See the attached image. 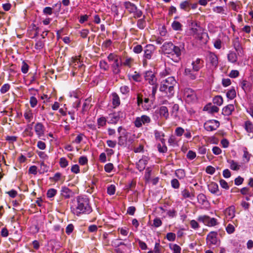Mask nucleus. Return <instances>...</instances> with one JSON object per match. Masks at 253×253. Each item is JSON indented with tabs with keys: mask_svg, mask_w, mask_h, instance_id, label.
<instances>
[{
	"mask_svg": "<svg viewBox=\"0 0 253 253\" xmlns=\"http://www.w3.org/2000/svg\"><path fill=\"white\" fill-rule=\"evenodd\" d=\"M73 210L77 215L90 213L92 211V208L89 204V199L86 197H78L77 204Z\"/></svg>",
	"mask_w": 253,
	"mask_h": 253,
	"instance_id": "obj_1",
	"label": "nucleus"
},
{
	"mask_svg": "<svg viewBox=\"0 0 253 253\" xmlns=\"http://www.w3.org/2000/svg\"><path fill=\"white\" fill-rule=\"evenodd\" d=\"M176 84V82L174 77H169L161 82L160 91L170 97L174 94V86Z\"/></svg>",
	"mask_w": 253,
	"mask_h": 253,
	"instance_id": "obj_2",
	"label": "nucleus"
},
{
	"mask_svg": "<svg viewBox=\"0 0 253 253\" xmlns=\"http://www.w3.org/2000/svg\"><path fill=\"white\" fill-rule=\"evenodd\" d=\"M184 49V45L182 44H180L179 46L173 44V47L171 49V54H170L168 56L174 62H178L180 59L181 53Z\"/></svg>",
	"mask_w": 253,
	"mask_h": 253,
	"instance_id": "obj_3",
	"label": "nucleus"
},
{
	"mask_svg": "<svg viewBox=\"0 0 253 253\" xmlns=\"http://www.w3.org/2000/svg\"><path fill=\"white\" fill-rule=\"evenodd\" d=\"M145 80L148 83L153 85L152 95L154 96L157 90L158 84L157 83V79L152 71H147L144 76Z\"/></svg>",
	"mask_w": 253,
	"mask_h": 253,
	"instance_id": "obj_4",
	"label": "nucleus"
},
{
	"mask_svg": "<svg viewBox=\"0 0 253 253\" xmlns=\"http://www.w3.org/2000/svg\"><path fill=\"white\" fill-rule=\"evenodd\" d=\"M191 34L195 37V38L200 40V41L205 42L207 41L205 39V38L208 37L207 33L204 32L203 28L201 26L192 28L190 29Z\"/></svg>",
	"mask_w": 253,
	"mask_h": 253,
	"instance_id": "obj_5",
	"label": "nucleus"
},
{
	"mask_svg": "<svg viewBox=\"0 0 253 253\" xmlns=\"http://www.w3.org/2000/svg\"><path fill=\"white\" fill-rule=\"evenodd\" d=\"M207 245L211 248L213 246H218L220 240L217 238V233L211 231L209 233L206 238Z\"/></svg>",
	"mask_w": 253,
	"mask_h": 253,
	"instance_id": "obj_6",
	"label": "nucleus"
},
{
	"mask_svg": "<svg viewBox=\"0 0 253 253\" xmlns=\"http://www.w3.org/2000/svg\"><path fill=\"white\" fill-rule=\"evenodd\" d=\"M183 97L186 102L188 103L195 102L197 100L196 95L193 90L187 88L183 91Z\"/></svg>",
	"mask_w": 253,
	"mask_h": 253,
	"instance_id": "obj_7",
	"label": "nucleus"
},
{
	"mask_svg": "<svg viewBox=\"0 0 253 253\" xmlns=\"http://www.w3.org/2000/svg\"><path fill=\"white\" fill-rule=\"evenodd\" d=\"M197 219L199 222H203L205 225L208 226H214L218 224L216 218H211L210 216L206 215L199 216Z\"/></svg>",
	"mask_w": 253,
	"mask_h": 253,
	"instance_id": "obj_8",
	"label": "nucleus"
},
{
	"mask_svg": "<svg viewBox=\"0 0 253 253\" xmlns=\"http://www.w3.org/2000/svg\"><path fill=\"white\" fill-rule=\"evenodd\" d=\"M155 51V47L153 45L148 44L146 46L145 49L144 50V64L146 63V60H149L152 58Z\"/></svg>",
	"mask_w": 253,
	"mask_h": 253,
	"instance_id": "obj_9",
	"label": "nucleus"
},
{
	"mask_svg": "<svg viewBox=\"0 0 253 253\" xmlns=\"http://www.w3.org/2000/svg\"><path fill=\"white\" fill-rule=\"evenodd\" d=\"M151 119L146 115H142L140 117H137L134 121L135 126L137 127H140L142 124L145 125L150 123Z\"/></svg>",
	"mask_w": 253,
	"mask_h": 253,
	"instance_id": "obj_10",
	"label": "nucleus"
},
{
	"mask_svg": "<svg viewBox=\"0 0 253 253\" xmlns=\"http://www.w3.org/2000/svg\"><path fill=\"white\" fill-rule=\"evenodd\" d=\"M219 126V123L216 120H211L207 122L204 124L205 128L208 131L216 130Z\"/></svg>",
	"mask_w": 253,
	"mask_h": 253,
	"instance_id": "obj_11",
	"label": "nucleus"
},
{
	"mask_svg": "<svg viewBox=\"0 0 253 253\" xmlns=\"http://www.w3.org/2000/svg\"><path fill=\"white\" fill-rule=\"evenodd\" d=\"M124 115L123 112L121 111L115 112L109 115V119L110 123L111 124L117 123L121 118H123Z\"/></svg>",
	"mask_w": 253,
	"mask_h": 253,
	"instance_id": "obj_12",
	"label": "nucleus"
},
{
	"mask_svg": "<svg viewBox=\"0 0 253 253\" xmlns=\"http://www.w3.org/2000/svg\"><path fill=\"white\" fill-rule=\"evenodd\" d=\"M34 129L36 134L39 138L44 135V126L42 123H37L34 126Z\"/></svg>",
	"mask_w": 253,
	"mask_h": 253,
	"instance_id": "obj_13",
	"label": "nucleus"
},
{
	"mask_svg": "<svg viewBox=\"0 0 253 253\" xmlns=\"http://www.w3.org/2000/svg\"><path fill=\"white\" fill-rule=\"evenodd\" d=\"M148 161V158L147 157H142V158L136 163V167L137 169L140 171L143 170L147 164Z\"/></svg>",
	"mask_w": 253,
	"mask_h": 253,
	"instance_id": "obj_14",
	"label": "nucleus"
},
{
	"mask_svg": "<svg viewBox=\"0 0 253 253\" xmlns=\"http://www.w3.org/2000/svg\"><path fill=\"white\" fill-rule=\"evenodd\" d=\"M208 61L213 68H215L217 66L218 64V58L215 54L210 53L208 56Z\"/></svg>",
	"mask_w": 253,
	"mask_h": 253,
	"instance_id": "obj_15",
	"label": "nucleus"
},
{
	"mask_svg": "<svg viewBox=\"0 0 253 253\" xmlns=\"http://www.w3.org/2000/svg\"><path fill=\"white\" fill-rule=\"evenodd\" d=\"M61 195L65 199H69L72 197L74 193L69 188L66 186H63L61 188Z\"/></svg>",
	"mask_w": 253,
	"mask_h": 253,
	"instance_id": "obj_16",
	"label": "nucleus"
},
{
	"mask_svg": "<svg viewBox=\"0 0 253 253\" xmlns=\"http://www.w3.org/2000/svg\"><path fill=\"white\" fill-rule=\"evenodd\" d=\"M184 74L188 79L194 80L197 78V72L194 71L192 69L186 68Z\"/></svg>",
	"mask_w": 253,
	"mask_h": 253,
	"instance_id": "obj_17",
	"label": "nucleus"
},
{
	"mask_svg": "<svg viewBox=\"0 0 253 253\" xmlns=\"http://www.w3.org/2000/svg\"><path fill=\"white\" fill-rule=\"evenodd\" d=\"M173 43L171 42H165L162 46V50L165 54L169 55L171 54V49L173 47Z\"/></svg>",
	"mask_w": 253,
	"mask_h": 253,
	"instance_id": "obj_18",
	"label": "nucleus"
},
{
	"mask_svg": "<svg viewBox=\"0 0 253 253\" xmlns=\"http://www.w3.org/2000/svg\"><path fill=\"white\" fill-rule=\"evenodd\" d=\"M208 189L209 191L217 195H220L221 193L219 192L218 185L215 182H211L208 185Z\"/></svg>",
	"mask_w": 253,
	"mask_h": 253,
	"instance_id": "obj_19",
	"label": "nucleus"
},
{
	"mask_svg": "<svg viewBox=\"0 0 253 253\" xmlns=\"http://www.w3.org/2000/svg\"><path fill=\"white\" fill-rule=\"evenodd\" d=\"M224 214L227 220L232 219L235 216V208L230 207L226 209L224 211Z\"/></svg>",
	"mask_w": 253,
	"mask_h": 253,
	"instance_id": "obj_20",
	"label": "nucleus"
},
{
	"mask_svg": "<svg viewBox=\"0 0 253 253\" xmlns=\"http://www.w3.org/2000/svg\"><path fill=\"white\" fill-rule=\"evenodd\" d=\"M203 61L199 59H197L195 61L192 63V69L194 71H198L203 67Z\"/></svg>",
	"mask_w": 253,
	"mask_h": 253,
	"instance_id": "obj_21",
	"label": "nucleus"
},
{
	"mask_svg": "<svg viewBox=\"0 0 253 253\" xmlns=\"http://www.w3.org/2000/svg\"><path fill=\"white\" fill-rule=\"evenodd\" d=\"M124 5L126 9L129 13H133L134 11H136L137 6L133 3L129 1H126L124 3Z\"/></svg>",
	"mask_w": 253,
	"mask_h": 253,
	"instance_id": "obj_22",
	"label": "nucleus"
},
{
	"mask_svg": "<svg viewBox=\"0 0 253 253\" xmlns=\"http://www.w3.org/2000/svg\"><path fill=\"white\" fill-rule=\"evenodd\" d=\"M154 135L155 139L157 140H159L161 142L162 144H164L165 139H164L165 133L162 131H160L155 130L154 131Z\"/></svg>",
	"mask_w": 253,
	"mask_h": 253,
	"instance_id": "obj_23",
	"label": "nucleus"
},
{
	"mask_svg": "<svg viewBox=\"0 0 253 253\" xmlns=\"http://www.w3.org/2000/svg\"><path fill=\"white\" fill-rule=\"evenodd\" d=\"M234 110V105L229 104L224 107L222 109V114L225 116H229L231 114L232 112Z\"/></svg>",
	"mask_w": 253,
	"mask_h": 253,
	"instance_id": "obj_24",
	"label": "nucleus"
},
{
	"mask_svg": "<svg viewBox=\"0 0 253 253\" xmlns=\"http://www.w3.org/2000/svg\"><path fill=\"white\" fill-rule=\"evenodd\" d=\"M112 104L114 108L119 106L120 104V99L118 95L116 93L112 94Z\"/></svg>",
	"mask_w": 253,
	"mask_h": 253,
	"instance_id": "obj_25",
	"label": "nucleus"
},
{
	"mask_svg": "<svg viewBox=\"0 0 253 253\" xmlns=\"http://www.w3.org/2000/svg\"><path fill=\"white\" fill-rule=\"evenodd\" d=\"M121 64L119 60L114 62L112 65V71L115 74H118L120 72V66Z\"/></svg>",
	"mask_w": 253,
	"mask_h": 253,
	"instance_id": "obj_26",
	"label": "nucleus"
},
{
	"mask_svg": "<svg viewBox=\"0 0 253 253\" xmlns=\"http://www.w3.org/2000/svg\"><path fill=\"white\" fill-rule=\"evenodd\" d=\"M25 119L28 122H30L33 119V114L30 109H27L24 114Z\"/></svg>",
	"mask_w": 253,
	"mask_h": 253,
	"instance_id": "obj_27",
	"label": "nucleus"
},
{
	"mask_svg": "<svg viewBox=\"0 0 253 253\" xmlns=\"http://www.w3.org/2000/svg\"><path fill=\"white\" fill-rule=\"evenodd\" d=\"M159 113L161 116L164 117L165 119L169 117L168 109L166 106H162L160 108Z\"/></svg>",
	"mask_w": 253,
	"mask_h": 253,
	"instance_id": "obj_28",
	"label": "nucleus"
},
{
	"mask_svg": "<svg viewBox=\"0 0 253 253\" xmlns=\"http://www.w3.org/2000/svg\"><path fill=\"white\" fill-rule=\"evenodd\" d=\"M169 248L173 253H181V248L177 244H169Z\"/></svg>",
	"mask_w": 253,
	"mask_h": 253,
	"instance_id": "obj_29",
	"label": "nucleus"
},
{
	"mask_svg": "<svg viewBox=\"0 0 253 253\" xmlns=\"http://www.w3.org/2000/svg\"><path fill=\"white\" fill-rule=\"evenodd\" d=\"M228 163L230 164V168L234 170H238L240 169V165L235 162L234 160H228Z\"/></svg>",
	"mask_w": 253,
	"mask_h": 253,
	"instance_id": "obj_30",
	"label": "nucleus"
},
{
	"mask_svg": "<svg viewBox=\"0 0 253 253\" xmlns=\"http://www.w3.org/2000/svg\"><path fill=\"white\" fill-rule=\"evenodd\" d=\"M171 27L175 31L182 30V25L177 21H174L171 24Z\"/></svg>",
	"mask_w": 253,
	"mask_h": 253,
	"instance_id": "obj_31",
	"label": "nucleus"
},
{
	"mask_svg": "<svg viewBox=\"0 0 253 253\" xmlns=\"http://www.w3.org/2000/svg\"><path fill=\"white\" fill-rule=\"evenodd\" d=\"M223 98L220 95H217L213 99V103L218 106H221L223 104Z\"/></svg>",
	"mask_w": 253,
	"mask_h": 253,
	"instance_id": "obj_32",
	"label": "nucleus"
},
{
	"mask_svg": "<svg viewBox=\"0 0 253 253\" xmlns=\"http://www.w3.org/2000/svg\"><path fill=\"white\" fill-rule=\"evenodd\" d=\"M190 3L188 0H185L182 1L180 4V7L181 9H183L185 11H189L190 10Z\"/></svg>",
	"mask_w": 253,
	"mask_h": 253,
	"instance_id": "obj_33",
	"label": "nucleus"
},
{
	"mask_svg": "<svg viewBox=\"0 0 253 253\" xmlns=\"http://www.w3.org/2000/svg\"><path fill=\"white\" fill-rule=\"evenodd\" d=\"M175 175L179 179H183L185 177V171L182 169H178L175 171Z\"/></svg>",
	"mask_w": 253,
	"mask_h": 253,
	"instance_id": "obj_34",
	"label": "nucleus"
},
{
	"mask_svg": "<svg viewBox=\"0 0 253 253\" xmlns=\"http://www.w3.org/2000/svg\"><path fill=\"white\" fill-rule=\"evenodd\" d=\"M245 128L248 132L253 131V125L250 121H246L245 123Z\"/></svg>",
	"mask_w": 253,
	"mask_h": 253,
	"instance_id": "obj_35",
	"label": "nucleus"
},
{
	"mask_svg": "<svg viewBox=\"0 0 253 253\" xmlns=\"http://www.w3.org/2000/svg\"><path fill=\"white\" fill-rule=\"evenodd\" d=\"M236 91L234 89L229 90L226 93V96L230 99H233L236 97Z\"/></svg>",
	"mask_w": 253,
	"mask_h": 253,
	"instance_id": "obj_36",
	"label": "nucleus"
},
{
	"mask_svg": "<svg viewBox=\"0 0 253 253\" xmlns=\"http://www.w3.org/2000/svg\"><path fill=\"white\" fill-rule=\"evenodd\" d=\"M228 59L229 61L234 63L237 60V57L235 53L230 52L228 54Z\"/></svg>",
	"mask_w": 253,
	"mask_h": 253,
	"instance_id": "obj_37",
	"label": "nucleus"
},
{
	"mask_svg": "<svg viewBox=\"0 0 253 253\" xmlns=\"http://www.w3.org/2000/svg\"><path fill=\"white\" fill-rule=\"evenodd\" d=\"M137 27L140 29H143L145 27L146 22H145V20H144V16H143V18L139 19L137 21Z\"/></svg>",
	"mask_w": 253,
	"mask_h": 253,
	"instance_id": "obj_38",
	"label": "nucleus"
},
{
	"mask_svg": "<svg viewBox=\"0 0 253 253\" xmlns=\"http://www.w3.org/2000/svg\"><path fill=\"white\" fill-rule=\"evenodd\" d=\"M49 179L55 182L59 181L61 179V174L60 172H56L53 177H50Z\"/></svg>",
	"mask_w": 253,
	"mask_h": 253,
	"instance_id": "obj_39",
	"label": "nucleus"
},
{
	"mask_svg": "<svg viewBox=\"0 0 253 253\" xmlns=\"http://www.w3.org/2000/svg\"><path fill=\"white\" fill-rule=\"evenodd\" d=\"M106 120L104 117H101L97 120V125L98 128L106 125Z\"/></svg>",
	"mask_w": 253,
	"mask_h": 253,
	"instance_id": "obj_40",
	"label": "nucleus"
},
{
	"mask_svg": "<svg viewBox=\"0 0 253 253\" xmlns=\"http://www.w3.org/2000/svg\"><path fill=\"white\" fill-rule=\"evenodd\" d=\"M57 194V190L54 188L49 189L46 193L47 197L51 198L53 197Z\"/></svg>",
	"mask_w": 253,
	"mask_h": 253,
	"instance_id": "obj_41",
	"label": "nucleus"
},
{
	"mask_svg": "<svg viewBox=\"0 0 253 253\" xmlns=\"http://www.w3.org/2000/svg\"><path fill=\"white\" fill-rule=\"evenodd\" d=\"M107 58L109 62L113 61L114 62H115L119 60L118 56L114 53L109 54V55L108 56Z\"/></svg>",
	"mask_w": 253,
	"mask_h": 253,
	"instance_id": "obj_42",
	"label": "nucleus"
},
{
	"mask_svg": "<svg viewBox=\"0 0 253 253\" xmlns=\"http://www.w3.org/2000/svg\"><path fill=\"white\" fill-rule=\"evenodd\" d=\"M157 148L158 151L161 153H166L168 150L165 143L164 144H162V145H161V144H158L157 145Z\"/></svg>",
	"mask_w": 253,
	"mask_h": 253,
	"instance_id": "obj_43",
	"label": "nucleus"
},
{
	"mask_svg": "<svg viewBox=\"0 0 253 253\" xmlns=\"http://www.w3.org/2000/svg\"><path fill=\"white\" fill-rule=\"evenodd\" d=\"M99 66L101 69L106 71L108 70L109 66L105 60H101L100 61Z\"/></svg>",
	"mask_w": 253,
	"mask_h": 253,
	"instance_id": "obj_44",
	"label": "nucleus"
},
{
	"mask_svg": "<svg viewBox=\"0 0 253 253\" xmlns=\"http://www.w3.org/2000/svg\"><path fill=\"white\" fill-rule=\"evenodd\" d=\"M10 86L8 84H4L1 87L0 91L2 94L7 92L10 89Z\"/></svg>",
	"mask_w": 253,
	"mask_h": 253,
	"instance_id": "obj_45",
	"label": "nucleus"
},
{
	"mask_svg": "<svg viewBox=\"0 0 253 253\" xmlns=\"http://www.w3.org/2000/svg\"><path fill=\"white\" fill-rule=\"evenodd\" d=\"M60 166L61 168H66L68 165V162L65 158H61L59 160Z\"/></svg>",
	"mask_w": 253,
	"mask_h": 253,
	"instance_id": "obj_46",
	"label": "nucleus"
},
{
	"mask_svg": "<svg viewBox=\"0 0 253 253\" xmlns=\"http://www.w3.org/2000/svg\"><path fill=\"white\" fill-rule=\"evenodd\" d=\"M44 42L42 41H38L35 45V48L37 50H41L44 46Z\"/></svg>",
	"mask_w": 253,
	"mask_h": 253,
	"instance_id": "obj_47",
	"label": "nucleus"
},
{
	"mask_svg": "<svg viewBox=\"0 0 253 253\" xmlns=\"http://www.w3.org/2000/svg\"><path fill=\"white\" fill-rule=\"evenodd\" d=\"M113 169L114 166L112 163H108L104 166L105 171L108 173L111 172Z\"/></svg>",
	"mask_w": 253,
	"mask_h": 253,
	"instance_id": "obj_48",
	"label": "nucleus"
},
{
	"mask_svg": "<svg viewBox=\"0 0 253 253\" xmlns=\"http://www.w3.org/2000/svg\"><path fill=\"white\" fill-rule=\"evenodd\" d=\"M182 195L184 198H191L194 197V195L190 193L187 189H184L182 191Z\"/></svg>",
	"mask_w": 253,
	"mask_h": 253,
	"instance_id": "obj_49",
	"label": "nucleus"
},
{
	"mask_svg": "<svg viewBox=\"0 0 253 253\" xmlns=\"http://www.w3.org/2000/svg\"><path fill=\"white\" fill-rule=\"evenodd\" d=\"M29 70V66L25 62L23 61L22 65L21 67V71L24 74H26Z\"/></svg>",
	"mask_w": 253,
	"mask_h": 253,
	"instance_id": "obj_50",
	"label": "nucleus"
},
{
	"mask_svg": "<svg viewBox=\"0 0 253 253\" xmlns=\"http://www.w3.org/2000/svg\"><path fill=\"white\" fill-rule=\"evenodd\" d=\"M197 199L200 203L204 204L206 201V197L203 194H200L197 196Z\"/></svg>",
	"mask_w": 253,
	"mask_h": 253,
	"instance_id": "obj_51",
	"label": "nucleus"
},
{
	"mask_svg": "<svg viewBox=\"0 0 253 253\" xmlns=\"http://www.w3.org/2000/svg\"><path fill=\"white\" fill-rule=\"evenodd\" d=\"M184 132V129L181 127H178L175 129V133L177 136H181Z\"/></svg>",
	"mask_w": 253,
	"mask_h": 253,
	"instance_id": "obj_52",
	"label": "nucleus"
},
{
	"mask_svg": "<svg viewBox=\"0 0 253 253\" xmlns=\"http://www.w3.org/2000/svg\"><path fill=\"white\" fill-rule=\"evenodd\" d=\"M115 191V186L114 185H110L107 188V193L110 195H114Z\"/></svg>",
	"mask_w": 253,
	"mask_h": 253,
	"instance_id": "obj_53",
	"label": "nucleus"
},
{
	"mask_svg": "<svg viewBox=\"0 0 253 253\" xmlns=\"http://www.w3.org/2000/svg\"><path fill=\"white\" fill-rule=\"evenodd\" d=\"M162 246L159 243H156L154 248V252L155 253H162Z\"/></svg>",
	"mask_w": 253,
	"mask_h": 253,
	"instance_id": "obj_54",
	"label": "nucleus"
},
{
	"mask_svg": "<svg viewBox=\"0 0 253 253\" xmlns=\"http://www.w3.org/2000/svg\"><path fill=\"white\" fill-rule=\"evenodd\" d=\"M175 238V234L173 233L169 232L167 234V239L169 241H174Z\"/></svg>",
	"mask_w": 253,
	"mask_h": 253,
	"instance_id": "obj_55",
	"label": "nucleus"
},
{
	"mask_svg": "<svg viewBox=\"0 0 253 253\" xmlns=\"http://www.w3.org/2000/svg\"><path fill=\"white\" fill-rule=\"evenodd\" d=\"M40 171L41 173H44L48 171V168L43 162L41 163Z\"/></svg>",
	"mask_w": 253,
	"mask_h": 253,
	"instance_id": "obj_56",
	"label": "nucleus"
},
{
	"mask_svg": "<svg viewBox=\"0 0 253 253\" xmlns=\"http://www.w3.org/2000/svg\"><path fill=\"white\" fill-rule=\"evenodd\" d=\"M120 91L124 94H127L129 91V88L127 85H123L120 87Z\"/></svg>",
	"mask_w": 253,
	"mask_h": 253,
	"instance_id": "obj_57",
	"label": "nucleus"
},
{
	"mask_svg": "<svg viewBox=\"0 0 253 253\" xmlns=\"http://www.w3.org/2000/svg\"><path fill=\"white\" fill-rule=\"evenodd\" d=\"M226 231L229 234L233 233L235 231L234 226L231 224H228L226 228Z\"/></svg>",
	"mask_w": 253,
	"mask_h": 253,
	"instance_id": "obj_58",
	"label": "nucleus"
},
{
	"mask_svg": "<svg viewBox=\"0 0 253 253\" xmlns=\"http://www.w3.org/2000/svg\"><path fill=\"white\" fill-rule=\"evenodd\" d=\"M37 102H38L37 99L35 97L32 96L30 98V105L32 107H33V108L35 107L37 105Z\"/></svg>",
	"mask_w": 253,
	"mask_h": 253,
	"instance_id": "obj_59",
	"label": "nucleus"
},
{
	"mask_svg": "<svg viewBox=\"0 0 253 253\" xmlns=\"http://www.w3.org/2000/svg\"><path fill=\"white\" fill-rule=\"evenodd\" d=\"M171 184L173 188L175 189H177L179 187V181L176 179H173L171 181Z\"/></svg>",
	"mask_w": 253,
	"mask_h": 253,
	"instance_id": "obj_60",
	"label": "nucleus"
},
{
	"mask_svg": "<svg viewBox=\"0 0 253 253\" xmlns=\"http://www.w3.org/2000/svg\"><path fill=\"white\" fill-rule=\"evenodd\" d=\"M133 60L131 58H126L123 64L128 67H131L132 64Z\"/></svg>",
	"mask_w": 253,
	"mask_h": 253,
	"instance_id": "obj_61",
	"label": "nucleus"
},
{
	"mask_svg": "<svg viewBox=\"0 0 253 253\" xmlns=\"http://www.w3.org/2000/svg\"><path fill=\"white\" fill-rule=\"evenodd\" d=\"M196 156V153L192 151H189L187 154V157L190 160L194 159Z\"/></svg>",
	"mask_w": 253,
	"mask_h": 253,
	"instance_id": "obj_62",
	"label": "nucleus"
},
{
	"mask_svg": "<svg viewBox=\"0 0 253 253\" xmlns=\"http://www.w3.org/2000/svg\"><path fill=\"white\" fill-rule=\"evenodd\" d=\"M71 170L74 173H78L80 172V167L78 165H74L72 166Z\"/></svg>",
	"mask_w": 253,
	"mask_h": 253,
	"instance_id": "obj_63",
	"label": "nucleus"
},
{
	"mask_svg": "<svg viewBox=\"0 0 253 253\" xmlns=\"http://www.w3.org/2000/svg\"><path fill=\"white\" fill-rule=\"evenodd\" d=\"M219 183H220V186L223 188H224L225 189H229V187L228 186V184L227 182L225 180H224V179L220 180Z\"/></svg>",
	"mask_w": 253,
	"mask_h": 253,
	"instance_id": "obj_64",
	"label": "nucleus"
}]
</instances>
